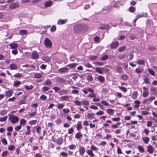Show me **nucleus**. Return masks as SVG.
Returning a JSON list of instances; mask_svg holds the SVG:
<instances>
[{"label": "nucleus", "instance_id": "obj_31", "mask_svg": "<svg viewBox=\"0 0 157 157\" xmlns=\"http://www.w3.org/2000/svg\"><path fill=\"white\" fill-rule=\"evenodd\" d=\"M27 121L24 119H21L20 122V124L22 125H25Z\"/></svg>", "mask_w": 157, "mask_h": 157}, {"label": "nucleus", "instance_id": "obj_11", "mask_svg": "<svg viewBox=\"0 0 157 157\" xmlns=\"http://www.w3.org/2000/svg\"><path fill=\"white\" fill-rule=\"evenodd\" d=\"M70 98V96L65 95L60 97V99L62 101H69Z\"/></svg>", "mask_w": 157, "mask_h": 157}, {"label": "nucleus", "instance_id": "obj_47", "mask_svg": "<svg viewBox=\"0 0 157 157\" xmlns=\"http://www.w3.org/2000/svg\"><path fill=\"white\" fill-rule=\"evenodd\" d=\"M26 103V101L25 99L21 100L18 102V104L19 105Z\"/></svg>", "mask_w": 157, "mask_h": 157}, {"label": "nucleus", "instance_id": "obj_25", "mask_svg": "<svg viewBox=\"0 0 157 157\" xmlns=\"http://www.w3.org/2000/svg\"><path fill=\"white\" fill-rule=\"evenodd\" d=\"M67 19L62 20L59 19L58 21V24L59 25H63L67 22Z\"/></svg>", "mask_w": 157, "mask_h": 157}, {"label": "nucleus", "instance_id": "obj_15", "mask_svg": "<svg viewBox=\"0 0 157 157\" xmlns=\"http://www.w3.org/2000/svg\"><path fill=\"white\" fill-rule=\"evenodd\" d=\"M55 142L57 144L60 145L62 144L63 143V139L62 138L59 137L58 138Z\"/></svg>", "mask_w": 157, "mask_h": 157}, {"label": "nucleus", "instance_id": "obj_60", "mask_svg": "<svg viewBox=\"0 0 157 157\" xmlns=\"http://www.w3.org/2000/svg\"><path fill=\"white\" fill-rule=\"evenodd\" d=\"M126 49V47L125 46H123L120 48L118 49V51L119 52H122L124 50Z\"/></svg>", "mask_w": 157, "mask_h": 157}, {"label": "nucleus", "instance_id": "obj_17", "mask_svg": "<svg viewBox=\"0 0 157 157\" xmlns=\"http://www.w3.org/2000/svg\"><path fill=\"white\" fill-rule=\"evenodd\" d=\"M87 117L90 119H92L94 118L95 114L93 113H90L87 114Z\"/></svg>", "mask_w": 157, "mask_h": 157}, {"label": "nucleus", "instance_id": "obj_28", "mask_svg": "<svg viewBox=\"0 0 157 157\" xmlns=\"http://www.w3.org/2000/svg\"><path fill=\"white\" fill-rule=\"evenodd\" d=\"M121 78L123 80H127L128 79V76L127 74H124L121 76Z\"/></svg>", "mask_w": 157, "mask_h": 157}, {"label": "nucleus", "instance_id": "obj_55", "mask_svg": "<svg viewBox=\"0 0 157 157\" xmlns=\"http://www.w3.org/2000/svg\"><path fill=\"white\" fill-rule=\"evenodd\" d=\"M36 122H37L36 120H33L30 121L29 122V124L34 125L36 123Z\"/></svg>", "mask_w": 157, "mask_h": 157}, {"label": "nucleus", "instance_id": "obj_1", "mask_svg": "<svg viewBox=\"0 0 157 157\" xmlns=\"http://www.w3.org/2000/svg\"><path fill=\"white\" fill-rule=\"evenodd\" d=\"M8 120L12 124H15L18 122L19 118L17 116L10 114H8Z\"/></svg>", "mask_w": 157, "mask_h": 157}, {"label": "nucleus", "instance_id": "obj_2", "mask_svg": "<svg viewBox=\"0 0 157 157\" xmlns=\"http://www.w3.org/2000/svg\"><path fill=\"white\" fill-rule=\"evenodd\" d=\"M44 44L47 48H51L52 47V41L48 38H46L44 41Z\"/></svg>", "mask_w": 157, "mask_h": 157}, {"label": "nucleus", "instance_id": "obj_7", "mask_svg": "<svg viewBox=\"0 0 157 157\" xmlns=\"http://www.w3.org/2000/svg\"><path fill=\"white\" fill-rule=\"evenodd\" d=\"M119 43L117 41L112 42L110 45L111 49L116 48L119 45Z\"/></svg>", "mask_w": 157, "mask_h": 157}, {"label": "nucleus", "instance_id": "obj_16", "mask_svg": "<svg viewBox=\"0 0 157 157\" xmlns=\"http://www.w3.org/2000/svg\"><path fill=\"white\" fill-rule=\"evenodd\" d=\"M9 67L10 69L11 70H15L17 69V66L16 64L13 63L10 65Z\"/></svg>", "mask_w": 157, "mask_h": 157}, {"label": "nucleus", "instance_id": "obj_10", "mask_svg": "<svg viewBox=\"0 0 157 157\" xmlns=\"http://www.w3.org/2000/svg\"><path fill=\"white\" fill-rule=\"evenodd\" d=\"M13 91L12 90H9L6 92V96L7 97H10L11 96L13 93Z\"/></svg>", "mask_w": 157, "mask_h": 157}, {"label": "nucleus", "instance_id": "obj_4", "mask_svg": "<svg viewBox=\"0 0 157 157\" xmlns=\"http://www.w3.org/2000/svg\"><path fill=\"white\" fill-rule=\"evenodd\" d=\"M82 91L85 94H88V92L90 93H94V89L88 87L86 89V88L83 89L82 90Z\"/></svg>", "mask_w": 157, "mask_h": 157}, {"label": "nucleus", "instance_id": "obj_40", "mask_svg": "<svg viewBox=\"0 0 157 157\" xmlns=\"http://www.w3.org/2000/svg\"><path fill=\"white\" fill-rule=\"evenodd\" d=\"M21 84V82L20 81H16L14 82L13 85L16 87H17L19 86V85Z\"/></svg>", "mask_w": 157, "mask_h": 157}, {"label": "nucleus", "instance_id": "obj_61", "mask_svg": "<svg viewBox=\"0 0 157 157\" xmlns=\"http://www.w3.org/2000/svg\"><path fill=\"white\" fill-rule=\"evenodd\" d=\"M22 74L21 73H17L13 75V77L15 78H19L21 77Z\"/></svg>", "mask_w": 157, "mask_h": 157}, {"label": "nucleus", "instance_id": "obj_18", "mask_svg": "<svg viewBox=\"0 0 157 157\" xmlns=\"http://www.w3.org/2000/svg\"><path fill=\"white\" fill-rule=\"evenodd\" d=\"M138 95V92L136 91H134L132 94L131 98L132 99H135L136 98Z\"/></svg>", "mask_w": 157, "mask_h": 157}, {"label": "nucleus", "instance_id": "obj_26", "mask_svg": "<svg viewBox=\"0 0 157 157\" xmlns=\"http://www.w3.org/2000/svg\"><path fill=\"white\" fill-rule=\"evenodd\" d=\"M87 154L90 156V157H94L95 156V155L93 153L92 150H89L87 151Z\"/></svg>", "mask_w": 157, "mask_h": 157}, {"label": "nucleus", "instance_id": "obj_30", "mask_svg": "<svg viewBox=\"0 0 157 157\" xmlns=\"http://www.w3.org/2000/svg\"><path fill=\"white\" fill-rule=\"evenodd\" d=\"M106 111L108 113L111 115H113L114 113V110L111 109H107Z\"/></svg>", "mask_w": 157, "mask_h": 157}, {"label": "nucleus", "instance_id": "obj_24", "mask_svg": "<svg viewBox=\"0 0 157 157\" xmlns=\"http://www.w3.org/2000/svg\"><path fill=\"white\" fill-rule=\"evenodd\" d=\"M52 84V81L51 79H47L44 82V84L47 86H50Z\"/></svg>", "mask_w": 157, "mask_h": 157}, {"label": "nucleus", "instance_id": "obj_52", "mask_svg": "<svg viewBox=\"0 0 157 157\" xmlns=\"http://www.w3.org/2000/svg\"><path fill=\"white\" fill-rule=\"evenodd\" d=\"M82 128V124L80 123L79 122H78L77 126V128L78 130H79Z\"/></svg>", "mask_w": 157, "mask_h": 157}, {"label": "nucleus", "instance_id": "obj_48", "mask_svg": "<svg viewBox=\"0 0 157 157\" xmlns=\"http://www.w3.org/2000/svg\"><path fill=\"white\" fill-rule=\"evenodd\" d=\"M149 94V92L147 91H145L142 94L144 98H146Z\"/></svg>", "mask_w": 157, "mask_h": 157}, {"label": "nucleus", "instance_id": "obj_39", "mask_svg": "<svg viewBox=\"0 0 157 157\" xmlns=\"http://www.w3.org/2000/svg\"><path fill=\"white\" fill-rule=\"evenodd\" d=\"M135 71L136 73L138 74H140L142 72V69L140 67H138L136 68Z\"/></svg>", "mask_w": 157, "mask_h": 157}, {"label": "nucleus", "instance_id": "obj_36", "mask_svg": "<svg viewBox=\"0 0 157 157\" xmlns=\"http://www.w3.org/2000/svg\"><path fill=\"white\" fill-rule=\"evenodd\" d=\"M134 103L136 105H134L135 107L136 108H138L139 107V105L140 103V102L139 101L136 100L134 102Z\"/></svg>", "mask_w": 157, "mask_h": 157}, {"label": "nucleus", "instance_id": "obj_38", "mask_svg": "<svg viewBox=\"0 0 157 157\" xmlns=\"http://www.w3.org/2000/svg\"><path fill=\"white\" fill-rule=\"evenodd\" d=\"M24 87L27 90H32L33 87V86L32 85L30 86L25 85Z\"/></svg>", "mask_w": 157, "mask_h": 157}, {"label": "nucleus", "instance_id": "obj_22", "mask_svg": "<svg viewBox=\"0 0 157 157\" xmlns=\"http://www.w3.org/2000/svg\"><path fill=\"white\" fill-rule=\"evenodd\" d=\"M67 90L66 89L63 90H60L58 92V94L60 95H63L67 94Z\"/></svg>", "mask_w": 157, "mask_h": 157}, {"label": "nucleus", "instance_id": "obj_3", "mask_svg": "<svg viewBox=\"0 0 157 157\" xmlns=\"http://www.w3.org/2000/svg\"><path fill=\"white\" fill-rule=\"evenodd\" d=\"M155 99V97H151L145 99L144 100L142 103L143 104H150L152 101Z\"/></svg>", "mask_w": 157, "mask_h": 157}, {"label": "nucleus", "instance_id": "obj_50", "mask_svg": "<svg viewBox=\"0 0 157 157\" xmlns=\"http://www.w3.org/2000/svg\"><path fill=\"white\" fill-rule=\"evenodd\" d=\"M148 71L149 73L153 76L155 75V72L153 70L151 69H148Z\"/></svg>", "mask_w": 157, "mask_h": 157}, {"label": "nucleus", "instance_id": "obj_57", "mask_svg": "<svg viewBox=\"0 0 157 157\" xmlns=\"http://www.w3.org/2000/svg\"><path fill=\"white\" fill-rule=\"evenodd\" d=\"M9 152L7 151H3L2 154V157H6L8 154Z\"/></svg>", "mask_w": 157, "mask_h": 157}, {"label": "nucleus", "instance_id": "obj_32", "mask_svg": "<svg viewBox=\"0 0 157 157\" xmlns=\"http://www.w3.org/2000/svg\"><path fill=\"white\" fill-rule=\"evenodd\" d=\"M36 130L39 135H40L41 133V128L40 126H37L36 127Z\"/></svg>", "mask_w": 157, "mask_h": 157}, {"label": "nucleus", "instance_id": "obj_46", "mask_svg": "<svg viewBox=\"0 0 157 157\" xmlns=\"http://www.w3.org/2000/svg\"><path fill=\"white\" fill-rule=\"evenodd\" d=\"M60 155L63 157H67L68 156L67 153L64 152H62L60 153Z\"/></svg>", "mask_w": 157, "mask_h": 157}, {"label": "nucleus", "instance_id": "obj_13", "mask_svg": "<svg viewBox=\"0 0 157 157\" xmlns=\"http://www.w3.org/2000/svg\"><path fill=\"white\" fill-rule=\"evenodd\" d=\"M59 71L60 73H67L68 72V69L67 67H64L59 68Z\"/></svg>", "mask_w": 157, "mask_h": 157}, {"label": "nucleus", "instance_id": "obj_12", "mask_svg": "<svg viewBox=\"0 0 157 157\" xmlns=\"http://www.w3.org/2000/svg\"><path fill=\"white\" fill-rule=\"evenodd\" d=\"M97 78L98 81L101 83H103L105 81L104 77L101 75L98 76Z\"/></svg>", "mask_w": 157, "mask_h": 157}, {"label": "nucleus", "instance_id": "obj_45", "mask_svg": "<svg viewBox=\"0 0 157 157\" xmlns=\"http://www.w3.org/2000/svg\"><path fill=\"white\" fill-rule=\"evenodd\" d=\"M74 103L77 106H81L82 105V101H81L78 100H75L74 101Z\"/></svg>", "mask_w": 157, "mask_h": 157}, {"label": "nucleus", "instance_id": "obj_29", "mask_svg": "<svg viewBox=\"0 0 157 157\" xmlns=\"http://www.w3.org/2000/svg\"><path fill=\"white\" fill-rule=\"evenodd\" d=\"M10 47L11 48H16L17 46V44L15 43H12L10 44Z\"/></svg>", "mask_w": 157, "mask_h": 157}, {"label": "nucleus", "instance_id": "obj_49", "mask_svg": "<svg viewBox=\"0 0 157 157\" xmlns=\"http://www.w3.org/2000/svg\"><path fill=\"white\" fill-rule=\"evenodd\" d=\"M137 63L139 65H143L145 63V62L143 59H140L137 61Z\"/></svg>", "mask_w": 157, "mask_h": 157}, {"label": "nucleus", "instance_id": "obj_59", "mask_svg": "<svg viewBox=\"0 0 157 157\" xmlns=\"http://www.w3.org/2000/svg\"><path fill=\"white\" fill-rule=\"evenodd\" d=\"M40 98L43 101H45L47 98V97L46 96L44 95H42L40 97Z\"/></svg>", "mask_w": 157, "mask_h": 157}, {"label": "nucleus", "instance_id": "obj_37", "mask_svg": "<svg viewBox=\"0 0 157 157\" xmlns=\"http://www.w3.org/2000/svg\"><path fill=\"white\" fill-rule=\"evenodd\" d=\"M122 68L120 66H117L115 70V72L119 73H120L121 72Z\"/></svg>", "mask_w": 157, "mask_h": 157}, {"label": "nucleus", "instance_id": "obj_5", "mask_svg": "<svg viewBox=\"0 0 157 157\" xmlns=\"http://www.w3.org/2000/svg\"><path fill=\"white\" fill-rule=\"evenodd\" d=\"M147 151L151 154H153L154 151V149L153 147L150 144L147 147Z\"/></svg>", "mask_w": 157, "mask_h": 157}, {"label": "nucleus", "instance_id": "obj_56", "mask_svg": "<svg viewBox=\"0 0 157 157\" xmlns=\"http://www.w3.org/2000/svg\"><path fill=\"white\" fill-rule=\"evenodd\" d=\"M76 146L74 144H72L71 145H69L68 146V148L69 149L73 150L75 149L76 148Z\"/></svg>", "mask_w": 157, "mask_h": 157}, {"label": "nucleus", "instance_id": "obj_53", "mask_svg": "<svg viewBox=\"0 0 157 157\" xmlns=\"http://www.w3.org/2000/svg\"><path fill=\"white\" fill-rule=\"evenodd\" d=\"M27 31L26 30H20L19 33L21 35H24L27 33Z\"/></svg>", "mask_w": 157, "mask_h": 157}, {"label": "nucleus", "instance_id": "obj_58", "mask_svg": "<svg viewBox=\"0 0 157 157\" xmlns=\"http://www.w3.org/2000/svg\"><path fill=\"white\" fill-rule=\"evenodd\" d=\"M94 64H96V65H98L99 66H102V65H103L104 64V63L103 62H98V61H96L95 62Z\"/></svg>", "mask_w": 157, "mask_h": 157}, {"label": "nucleus", "instance_id": "obj_51", "mask_svg": "<svg viewBox=\"0 0 157 157\" xmlns=\"http://www.w3.org/2000/svg\"><path fill=\"white\" fill-rule=\"evenodd\" d=\"M109 58V56L108 55H105L102 57L101 59L102 60H105Z\"/></svg>", "mask_w": 157, "mask_h": 157}, {"label": "nucleus", "instance_id": "obj_43", "mask_svg": "<svg viewBox=\"0 0 157 157\" xmlns=\"http://www.w3.org/2000/svg\"><path fill=\"white\" fill-rule=\"evenodd\" d=\"M65 105L63 104H59L57 105V108L59 109H62L64 106Z\"/></svg>", "mask_w": 157, "mask_h": 157}, {"label": "nucleus", "instance_id": "obj_19", "mask_svg": "<svg viewBox=\"0 0 157 157\" xmlns=\"http://www.w3.org/2000/svg\"><path fill=\"white\" fill-rule=\"evenodd\" d=\"M103 69L101 67H98L96 69V71L97 73L102 74L103 73Z\"/></svg>", "mask_w": 157, "mask_h": 157}, {"label": "nucleus", "instance_id": "obj_21", "mask_svg": "<svg viewBox=\"0 0 157 157\" xmlns=\"http://www.w3.org/2000/svg\"><path fill=\"white\" fill-rule=\"evenodd\" d=\"M82 136V134L80 132H77L76 134L75 138L78 139L80 140Z\"/></svg>", "mask_w": 157, "mask_h": 157}, {"label": "nucleus", "instance_id": "obj_62", "mask_svg": "<svg viewBox=\"0 0 157 157\" xmlns=\"http://www.w3.org/2000/svg\"><path fill=\"white\" fill-rule=\"evenodd\" d=\"M96 94L94 93H90L89 94L88 97L90 98H95L96 96Z\"/></svg>", "mask_w": 157, "mask_h": 157}, {"label": "nucleus", "instance_id": "obj_23", "mask_svg": "<svg viewBox=\"0 0 157 157\" xmlns=\"http://www.w3.org/2000/svg\"><path fill=\"white\" fill-rule=\"evenodd\" d=\"M53 3V2L51 1H48L46 2L44 4V6L45 7H48L51 6Z\"/></svg>", "mask_w": 157, "mask_h": 157}, {"label": "nucleus", "instance_id": "obj_63", "mask_svg": "<svg viewBox=\"0 0 157 157\" xmlns=\"http://www.w3.org/2000/svg\"><path fill=\"white\" fill-rule=\"evenodd\" d=\"M86 79L89 81H91L93 80V78L91 75H88Z\"/></svg>", "mask_w": 157, "mask_h": 157}, {"label": "nucleus", "instance_id": "obj_33", "mask_svg": "<svg viewBox=\"0 0 157 157\" xmlns=\"http://www.w3.org/2000/svg\"><path fill=\"white\" fill-rule=\"evenodd\" d=\"M78 65V63H72L69 64L67 65V66L71 68L75 67L76 66Z\"/></svg>", "mask_w": 157, "mask_h": 157}, {"label": "nucleus", "instance_id": "obj_6", "mask_svg": "<svg viewBox=\"0 0 157 157\" xmlns=\"http://www.w3.org/2000/svg\"><path fill=\"white\" fill-rule=\"evenodd\" d=\"M32 58L33 59H37L39 58V55L36 51H33L31 54Z\"/></svg>", "mask_w": 157, "mask_h": 157}, {"label": "nucleus", "instance_id": "obj_54", "mask_svg": "<svg viewBox=\"0 0 157 157\" xmlns=\"http://www.w3.org/2000/svg\"><path fill=\"white\" fill-rule=\"evenodd\" d=\"M118 87L122 91L124 92H125L127 91V90L126 89V88L124 87L118 86Z\"/></svg>", "mask_w": 157, "mask_h": 157}, {"label": "nucleus", "instance_id": "obj_44", "mask_svg": "<svg viewBox=\"0 0 157 157\" xmlns=\"http://www.w3.org/2000/svg\"><path fill=\"white\" fill-rule=\"evenodd\" d=\"M8 117L7 116H6L0 118V121L4 122L6 121Z\"/></svg>", "mask_w": 157, "mask_h": 157}, {"label": "nucleus", "instance_id": "obj_9", "mask_svg": "<svg viewBox=\"0 0 157 157\" xmlns=\"http://www.w3.org/2000/svg\"><path fill=\"white\" fill-rule=\"evenodd\" d=\"M78 151L80 155H83L85 152V148L83 146H80Z\"/></svg>", "mask_w": 157, "mask_h": 157}, {"label": "nucleus", "instance_id": "obj_34", "mask_svg": "<svg viewBox=\"0 0 157 157\" xmlns=\"http://www.w3.org/2000/svg\"><path fill=\"white\" fill-rule=\"evenodd\" d=\"M31 127L30 126H27L26 127L27 128V130L25 132V134L26 135H28L30 133L31 131L30 130Z\"/></svg>", "mask_w": 157, "mask_h": 157}, {"label": "nucleus", "instance_id": "obj_14", "mask_svg": "<svg viewBox=\"0 0 157 157\" xmlns=\"http://www.w3.org/2000/svg\"><path fill=\"white\" fill-rule=\"evenodd\" d=\"M42 59L43 60L47 62H50L51 61V58L47 56H43Z\"/></svg>", "mask_w": 157, "mask_h": 157}, {"label": "nucleus", "instance_id": "obj_20", "mask_svg": "<svg viewBox=\"0 0 157 157\" xmlns=\"http://www.w3.org/2000/svg\"><path fill=\"white\" fill-rule=\"evenodd\" d=\"M82 105L83 106H88L89 105V102L86 100H83L82 101Z\"/></svg>", "mask_w": 157, "mask_h": 157}, {"label": "nucleus", "instance_id": "obj_27", "mask_svg": "<svg viewBox=\"0 0 157 157\" xmlns=\"http://www.w3.org/2000/svg\"><path fill=\"white\" fill-rule=\"evenodd\" d=\"M142 140L144 143L146 144H147L149 141V138L147 137H144L142 138Z\"/></svg>", "mask_w": 157, "mask_h": 157}, {"label": "nucleus", "instance_id": "obj_64", "mask_svg": "<svg viewBox=\"0 0 157 157\" xmlns=\"http://www.w3.org/2000/svg\"><path fill=\"white\" fill-rule=\"evenodd\" d=\"M49 88L47 86H44L42 88V90L43 91H46L49 90Z\"/></svg>", "mask_w": 157, "mask_h": 157}, {"label": "nucleus", "instance_id": "obj_41", "mask_svg": "<svg viewBox=\"0 0 157 157\" xmlns=\"http://www.w3.org/2000/svg\"><path fill=\"white\" fill-rule=\"evenodd\" d=\"M7 112L6 110H3L0 111V115L1 116H3L7 114Z\"/></svg>", "mask_w": 157, "mask_h": 157}, {"label": "nucleus", "instance_id": "obj_35", "mask_svg": "<svg viewBox=\"0 0 157 157\" xmlns=\"http://www.w3.org/2000/svg\"><path fill=\"white\" fill-rule=\"evenodd\" d=\"M34 77L35 78H42V75L40 73H36L34 75Z\"/></svg>", "mask_w": 157, "mask_h": 157}, {"label": "nucleus", "instance_id": "obj_8", "mask_svg": "<svg viewBox=\"0 0 157 157\" xmlns=\"http://www.w3.org/2000/svg\"><path fill=\"white\" fill-rule=\"evenodd\" d=\"M19 4L17 2L13 3L10 5L9 8L11 9H14L19 7Z\"/></svg>", "mask_w": 157, "mask_h": 157}, {"label": "nucleus", "instance_id": "obj_42", "mask_svg": "<svg viewBox=\"0 0 157 157\" xmlns=\"http://www.w3.org/2000/svg\"><path fill=\"white\" fill-rule=\"evenodd\" d=\"M138 148L140 152H144V149L142 146L140 145L138 146Z\"/></svg>", "mask_w": 157, "mask_h": 157}]
</instances>
